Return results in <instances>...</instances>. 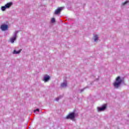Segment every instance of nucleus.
Listing matches in <instances>:
<instances>
[{
	"mask_svg": "<svg viewBox=\"0 0 129 129\" xmlns=\"http://www.w3.org/2000/svg\"><path fill=\"white\" fill-rule=\"evenodd\" d=\"M121 82H122V80L120 79V77H117L116 79V82L113 83L114 87L118 88V87H119V85L121 84Z\"/></svg>",
	"mask_w": 129,
	"mask_h": 129,
	"instance_id": "1",
	"label": "nucleus"
},
{
	"mask_svg": "<svg viewBox=\"0 0 129 129\" xmlns=\"http://www.w3.org/2000/svg\"><path fill=\"white\" fill-rule=\"evenodd\" d=\"M66 118L67 119H74V118H75V113L74 112H72L68 114Z\"/></svg>",
	"mask_w": 129,
	"mask_h": 129,
	"instance_id": "2",
	"label": "nucleus"
},
{
	"mask_svg": "<svg viewBox=\"0 0 129 129\" xmlns=\"http://www.w3.org/2000/svg\"><path fill=\"white\" fill-rule=\"evenodd\" d=\"M63 10V7H59L54 12V15H58V14H60L61 13V11Z\"/></svg>",
	"mask_w": 129,
	"mask_h": 129,
	"instance_id": "3",
	"label": "nucleus"
},
{
	"mask_svg": "<svg viewBox=\"0 0 129 129\" xmlns=\"http://www.w3.org/2000/svg\"><path fill=\"white\" fill-rule=\"evenodd\" d=\"M8 28L9 26L7 25H2L1 27V29L2 30V31H6V30H8Z\"/></svg>",
	"mask_w": 129,
	"mask_h": 129,
	"instance_id": "4",
	"label": "nucleus"
},
{
	"mask_svg": "<svg viewBox=\"0 0 129 129\" xmlns=\"http://www.w3.org/2000/svg\"><path fill=\"white\" fill-rule=\"evenodd\" d=\"M43 80H44V82H47L49 81V80H50V76L46 75L44 77Z\"/></svg>",
	"mask_w": 129,
	"mask_h": 129,
	"instance_id": "5",
	"label": "nucleus"
},
{
	"mask_svg": "<svg viewBox=\"0 0 129 129\" xmlns=\"http://www.w3.org/2000/svg\"><path fill=\"white\" fill-rule=\"evenodd\" d=\"M17 39V34H15V36L13 37L10 38V42L11 43H14L15 41Z\"/></svg>",
	"mask_w": 129,
	"mask_h": 129,
	"instance_id": "6",
	"label": "nucleus"
},
{
	"mask_svg": "<svg viewBox=\"0 0 129 129\" xmlns=\"http://www.w3.org/2000/svg\"><path fill=\"white\" fill-rule=\"evenodd\" d=\"M105 108H106V105H103L102 107H98V110L102 111V110H104Z\"/></svg>",
	"mask_w": 129,
	"mask_h": 129,
	"instance_id": "7",
	"label": "nucleus"
},
{
	"mask_svg": "<svg viewBox=\"0 0 129 129\" xmlns=\"http://www.w3.org/2000/svg\"><path fill=\"white\" fill-rule=\"evenodd\" d=\"M13 5V3L10 2L9 3H7L5 7L7 9H9V8H10V7Z\"/></svg>",
	"mask_w": 129,
	"mask_h": 129,
	"instance_id": "8",
	"label": "nucleus"
},
{
	"mask_svg": "<svg viewBox=\"0 0 129 129\" xmlns=\"http://www.w3.org/2000/svg\"><path fill=\"white\" fill-rule=\"evenodd\" d=\"M61 87H66V86H67V82L61 83Z\"/></svg>",
	"mask_w": 129,
	"mask_h": 129,
	"instance_id": "9",
	"label": "nucleus"
},
{
	"mask_svg": "<svg viewBox=\"0 0 129 129\" xmlns=\"http://www.w3.org/2000/svg\"><path fill=\"white\" fill-rule=\"evenodd\" d=\"M21 51H22V49H20L18 51H17L16 50H14L13 54H19V53H21Z\"/></svg>",
	"mask_w": 129,
	"mask_h": 129,
	"instance_id": "10",
	"label": "nucleus"
},
{
	"mask_svg": "<svg viewBox=\"0 0 129 129\" xmlns=\"http://www.w3.org/2000/svg\"><path fill=\"white\" fill-rule=\"evenodd\" d=\"M98 40V36L97 35H95L94 36V41L95 42H96Z\"/></svg>",
	"mask_w": 129,
	"mask_h": 129,
	"instance_id": "11",
	"label": "nucleus"
},
{
	"mask_svg": "<svg viewBox=\"0 0 129 129\" xmlns=\"http://www.w3.org/2000/svg\"><path fill=\"white\" fill-rule=\"evenodd\" d=\"M6 9H7V7H6V6H3L2 7V10L3 11H6Z\"/></svg>",
	"mask_w": 129,
	"mask_h": 129,
	"instance_id": "12",
	"label": "nucleus"
},
{
	"mask_svg": "<svg viewBox=\"0 0 129 129\" xmlns=\"http://www.w3.org/2000/svg\"><path fill=\"white\" fill-rule=\"evenodd\" d=\"M128 1H125V2L122 3V6H124L125 5H126V4H128Z\"/></svg>",
	"mask_w": 129,
	"mask_h": 129,
	"instance_id": "13",
	"label": "nucleus"
},
{
	"mask_svg": "<svg viewBox=\"0 0 129 129\" xmlns=\"http://www.w3.org/2000/svg\"><path fill=\"white\" fill-rule=\"evenodd\" d=\"M51 23H55V18H53L51 19Z\"/></svg>",
	"mask_w": 129,
	"mask_h": 129,
	"instance_id": "14",
	"label": "nucleus"
},
{
	"mask_svg": "<svg viewBox=\"0 0 129 129\" xmlns=\"http://www.w3.org/2000/svg\"><path fill=\"white\" fill-rule=\"evenodd\" d=\"M59 99H60V98H59V97L56 98L55 99V100H56V101H58V100H59Z\"/></svg>",
	"mask_w": 129,
	"mask_h": 129,
	"instance_id": "15",
	"label": "nucleus"
},
{
	"mask_svg": "<svg viewBox=\"0 0 129 129\" xmlns=\"http://www.w3.org/2000/svg\"><path fill=\"white\" fill-rule=\"evenodd\" d=\"M35 111H40V110L39 109H36V110H34V112Z\"/></svg>",
	"mask_w": 129,
	"mask_h": 129,
	"instance_id": "16",
	"label": "nucleus"
}]
</instances>
